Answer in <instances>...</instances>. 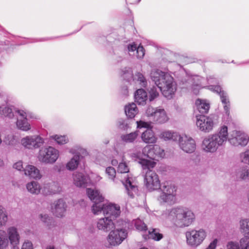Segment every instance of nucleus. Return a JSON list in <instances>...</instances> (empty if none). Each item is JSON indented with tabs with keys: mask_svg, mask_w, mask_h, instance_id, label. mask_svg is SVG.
I'll return each mask as SVG.
<instances>
[{
	"mask_svg": "<svg viewBox=\"0 0 249 249\" xmlns=\"http://www.w3.org/2000/svg\"><path fill=\"white\" fill-rule=\"evenodd\" d=\"M140 0H138V2H139Z\"/></svg>",
	"mask_w": 249,
	"mask_h": 249,
	"instance_id": "nucleus-62",
	"label": "nucleus"
},
{
	"mask_svg": "<svg viewBox=\"0 0 249 249\" xmlns=\"http://www.w3.org/2000/svg\"><path fill=\"white\" fill-rule=\"evenodd\" d=\"M159 89L156 86H153L149 90V99L150 101H152L156 99L159 96Z\"/></svg>",
	"mask_w": 249,
	"mask_h": 249,
	"instance_id": "nucleus-43",
	"label": "nucleus"
},
{
	"mask_svg": "<svg viewBox=\"0 0 249 249\" xmlns=\"http://www.w3.org/2000/svg\"><path fill=\"white\" fill-rule=\"evenodd\" d=\"M231 138H228L230 143L234 146H246L249 141L248 136L244 133L240 131H233Z\"/></svg>",
	"mask_w": 249,
	"mask_h": 249,
	"instance_id": "nucleus-22",
	"label": "nucleus"
},
{
	"mask_svg": "<svg viewBox=\"0 0 249 249\" xmlns=\"http://www.w3.org/2000/svg\"><path fill=\"white\" fill-rule=\"evenodd\" d=\"M128 154L133 160H139L138 162L141 165L143 169H152L155 167L156 164L154 161L142 159V157L143 156V149L141 152L140 149L137 147L130 150Z\"/></svg>",
	"mask_w": 249,
	"mask_h": 249,
	"instance_id": "nucleus-16",
	"label": "nucleus"
},
{
	"mask_svg": "<svg viewBox=\"0 0 249 249\" xmlns=\"http://www.w3.org/2000/svg\"><path fill=\"white\" fill-rule=\"evenodd\" d=\"M16 124L18 128L23 131H28L31 129V125L28 122L27 119H19L18 117Z\"/></svg>",
	"mask_w": 249,
	"mask_h": 249,
	"instance_id": "nucleus-40",
	"label": "nucleus"
},
{
	"mask_svg": "<svg viewBox=\"0 0 249 249\" xmlns=\"http://www.w3.org/2000/svg\"><path fill=\"white\" fill-rule=\"evenodd\" d=\"M39 217L41 219V220L44 222V223H45L46 224L47 226H49L52 221H53V219L49 217L47 214H40L39 215Z\"/></svg>",
	"mask_w": 249,
	"mask_h": 249,
	"instance_id": "nucleus-49",
	"label": "nucleus"
},
{
	"mask_svg": "<svg viewBox=\"0 0 249 249\" xmlns=\"http://www.w3.org/2000/svg\"><path fill=\"white\" fill-rule=\"evenodd\" d=\"M138 135V132L134 131L129 134L122 135L121 139L125 143H132L137 139Z\"/></svg>",
	"mask_w": 249,
	"mask_h": 249,
	"instance_id": "nucleus-39",
	"label": "nucleus"
},
{
	"mask_svg": "<svg viewBox=\"0 0 249 249\" xmlns=\"http://www.w3.org/2000/svg\"><path fill=\"white\" fill-rule=\"evenodd\" d=\"M44 142V139L39 135L26 136L20 140L21 145L25 149L30 150H34L40 148Z\"/></svg>",
	"mask_w": 249,
	"mask_h": 249,
	"instance_id": "nucleus-12",
	"label": "nucleus"
},
{
	"mask_svg": "<svg viewBox=\"0 0 249 249\" xmlns=\"http://www.w3.org/2000/svg\"><path fill=\"white\" fill-rule=\"evenodd\" d=\"M217 240H214L208 246L206 249H215L217 244Z\"/></svg>",
	"mask_w": 249,
	"mask_h": 249,
	"instance_id": "nucleus-55",
	"label": "nucleus"
},
{
	"mask_svg": "<svg viewBox=\"0 0 249 249\" xmlns=\"http://www.w3.org/2000/svg\"><path fill=\"white\" fill-rule=\"evenodd\" d=\"M59 157V151L51 146H46L40 149L38 159L45 164H53Z\"/></svg>",
	"mask_w": 249,
	"mask_h": 249,
	"instance_id": "nucleus-9",
	"label": "nucleus"
},
{
	"mask_svg": "<svg viewBox=\"0 0 249 249\" xmlns=\"http://www.w3.org/2000/svg\"><path fill=\"white\" fill-rule=\"evenodd\" d=\"M236 177L238 180L248 181L249 180V167L244 166L240 167L236 173Z\"/></svg>",
	"mask_w": 249,
	"mask_h": 249,
	"instance_id": "nucleus-31",
	"label": "nucleus"
},
{
	"mask_svg": "<svg viewBox=\"0 0 249 249\" xmlns=\"http://www.w3.org/2000/svg\"><path fill=\"white\" fill-rule=\"evenodd\" d=\"M150 77L164 96L169 99L172 97L177 90V84L169 73L154 69L150 73Z\"/></svg>",
	"mask_w": 249,
	"mask_h": 249,
	"instance_id": "nucleus-3",
	"label": "nucleus"
},
{
	"mask_svg": "<svg viewBox=\"0 0 249 249\" xmlns=\"http://www.w3.org/2000/svg\"><path fill=\"white\" fill-rule=\"evenodd\" d=\"M61 191V188L58 183L53 181L44 184L41 193L44 196H49L59 193Z\"/></svg>",
	"mask_w": 249,
	"mask_h": 249,
	"instance_id": "nucleus-24",
	"label": "nucleus"
},
{
	"mask_svg": "<svg viewBox=\"0 0 249 249\" xmlns=\"http://www.w3.org/2000/svg\"><path fill=\"white\" fill-rule=\"evenodd\" d=\"M196 108L200 113L207 114L210 109V104L206 100L197 99L196 101Z\"/></svg>",
	"mask_w": 249,
	"mask_h": 249,
	"instance_id": "nucleus-29",
	"label": "nucleus"
},
{
	"mask_svg": "<svg viewBox=\"0 0 249 249\" xmlns=\"http://www.w3.org/2000/svg\"><path fill=\"white\" fill-rule=\"evenodd\" d=\"M135 226L136 228L141 231H146L147 227L146 225L140 219H137L135 221Z\"/></svg>",
	"mask_w": 249,
	"mask_h": 249,
	"instance_id": "nucleus-48",
	"label": "nucleus"
},
{
	"mask_svg": "<svg viewBox=\"0 0 249 249\" xmlns=\"http://www.w3.org/2000/svg\"><path fill=\"white\" fill-rule=\"evenodd\" d=\"M8 220V216L5 209L0 206V227L5 225Z\"/></svg>",
	"mask_w": 249,
	"mask_h": 249,
	"instance_id": "nucleus-44",
	"label": "nucleus"
},
{
	"mask_svg": "<svg viewBox=\"0 0 249 249\" xmlns=\"http://www.w3.org/2000/svg\"><path fill=\"white\" fill-rule=\"evenodd\" d=\"M80 162V156L75 155L66 164V168L69 171L76 169Z\"/></svg>",
	"mask_w": 249,
	"mask_h": 249,
	"instance_id": "nucleus-35",
	"label": "nucleus"
},
{
	"mask_svg": "<svg viewBox=\"0 0 249 249\" xmlns=\"http://www.w3.org/2000/svg\"><path fill=\"white\" fill-rule=\"evenodd\" d=\"M142 236L145 239H152L156 241H159L162 238V235L156 229H153L152 231L149 230L148 234H143Z\"/></svg>",
	"mask_w": 249,
	"mask_h": 249,
	"instance_id": "nucleus-38",
	"label": "nucleus"
},
{
	"mask_svg": "<svg viewBox=\"0 0 249 249\" xmlns=\"http://www.w3.org/2000/svg\"><path fill=\"white\" fill-rule=\"evenodd\" d=\"M160 136V138L164 139L165 141L172 140L176 141L178 140L180 135L177 132L167 130L162 132Z\"/></svg>",
	"mask_w": 249,
	"mask_h": 249,
	"instance_id": "nucleus-33",
	"label": "nucleus"
},
{
	"mask_svg": "<svg viewBox=\"0 0 249 249\" xmlns=\"http://www.w3.org/2000/svg\"><path fill=\"white\" fill-rule=\"evenodd\" d=\"M125 222L123 220L115 221V219L110 218L108 216L99 219L97 222V228L99 230L108 232L116 227L124 225Z\"/></svg>",
	"mask_w": 249,
	"mask_h": 249,
	"instance_id": "nucleus-14",
	"label": "nucleus"
},
{
	"mask_svg": "<svg viewBox=\"0 0 249 249\" xmlns=\"http://www.w3.org/2000/svg\"><path fill=\"white\" fill-rule=\"evenodd\" d=\"M127 50L129 53H134L136 51V56L138 59H142L144 54L145 51L142 46L139 45L138 47L134 43L129 44L127 45Z\"/></svg>",
	"mask_w": 249,
	"mask_h": 249,
	"instance_id": "nucleus-30",
	"label": "nucleus"
},
{
	"mask_svg": "<svg viewBox=\"0 0 249 249\" xmlns=\"http://www.w3.org/2000/svg\"><path fill=\"white\" fill-rule=\"evenodd\" d=\"M146 113L148 117L153 118V121L159 124H163L168 120L165 111L162 108L149 107L146 111Z\"/></svg>",
	"mask_w": 249,
	"mask_h": 249,
	"instance_id": "nucleus-19",
	"label": "nucleus"
},
{
	"mask_svg": "<svg viewBox=\"0 0 249 249\" xmlns=\"http://www.w3.org/2000/svg\"><path fill=\"white\" fill-rule=\"evenodd\" d=\"M66 208V204L62 199H58L53 203V213L57 217L63 216Z\"/></svg>",
	"mask_w": 249,
	"mask_h": 249,
	"instance_id": "nucleus-28",
	"label": "nucleus"
},
{
	"mask_svg": "<svg viewBox=\"0 0 249 249\" xmlns=\"http://www.w3.org/2000/svg\"><path fill=\"white\" fill-rule=\"evenodd\" d=\"M240 229L245 236L240 241L241 248L249 249V219H243L240 221Z\"/></svg>",
	"mask_w": 249,
	"mask_h": 249,
	"instance_id": "nucleus-21",
	"label": "nucleus"
},
{
	"mask_svg": "<svg viewBox=\"0 0 249 249\" xmlns=\"http://www.w3.org/2000/svg\"><path fill=\"white\" fill-rule=\"evenodd\" d=\"M9 245V240L6 232L0 230V249H6Z\"/></svg>",
	"mask_w": 249,
	"mask_h": 249,
	"instance_id": "nucleus-41",
	"label": "nucleus"
},
{
	"mask_svg": "<svg viewBox=\"0 0 249 249\" xmlns=\"http://www.w3.org/2000/svg\"><path fill=\"white\" fill-rule=\"evenodd\" d=\"M92 212L96 215H99L103 213L105 216H108L110 218L115 219V221H120L117 219L119 216L121 211L120 206L112 203H106L104 202L99 205L92 206Z\"/></svg>",
	"mask_w": 249,
	"mask_h": 249,
	"instance_id": "nucleus-6",
	"label": "nucleus"
},
{
	"mask_svg": "<svg viewBox=\"0 0 249 249\" xmlns=\"http://www.w3.org/2000/svg\"><path fill=\"white\" fill-rule=\"evenodd\" d=\"M129 168L126 163L121 162L118 167V172L124 175V178L120 177L122 183L125 186L128 195L131 197H134V194H136L138 187L134 178L129 173Z\"/></svg>",
	"mask_w": 249,
	"mask_h": 249,
	"instance_id": "nucleus-5",
	"label": "nucleus"
},
{
	"mask_svg": "<svg viewBox=\"0 0 249 249\" xmlns=\"http://www.w3.org/2000/svg\"><path fill=\"white\" fill-rule=\"evenodd\" d=\"M27 117H28L29 119H36L37 118L36 115L33 112H30L28 110H27Z\"/></svg>",
	"mask_w": 249,
	"mask_h": 249,
	"instance_id": "nucleus-56",
	"label": "nucleus"
},
{
	"mask_svg": "<svg viewBox=\"0 0 249 249\" xmlns=\"http://www.w3.org/2000/svg\"><path fill=\"white\" fill-rule=\"evenodd\" d=\"M21 249H33L32 243L29 240L25 241L22 244Z\"/></svg>",
	"mask_w": 249,
	"mask_h": 249,
	"instance_id": "nucleus-52",
	"label": "nucleus"
},
{
	"mask_svg": "<svg viewBox=\"0 0 249 249\" xmlns=\"http://www.w3.org/2000/svg\"><path fill=\"white\" fill-rule=\"evenodd\" d=\"M206 236L207 232L202 228L190 229L185 232L186 243L193 248L197 247L201 244Z\"/></svg>",
	"mask_w": 249,
	"mask_h": 249,
	"instance_id": "nucleus-7",
	"label": "nucleus"
},
{
	"mask_svg": "<svg viewBox=\"0 0 249 249\" xmlns=\"http://www.w3.org/2000/svg\"><path fill=\"white\" fill-rule=\"evenodd\" d=\"M228 136V127L222 125L217 132L204 138L201 144L202 149L207 153H214L219 147L225 145Z\"/></svg>",
	"mask_w": 249,
	"mask_h": 249,
	"instance_id": "nucleus-4",
	"label": "nucleus"
},
{
	"mask_svg": "<svg viewBox=\"0 0 249 249\" xmlns=\"http://www.w3.org/2000/svg\"><path fill=\"white\" fill-rule=\"evenodd\" d=\"M72 177L74 184L79 187H85L89 180L88 176L81 172H74Z\"/></svg>",
	"mask_w": 249,
	"mask_h": 249,
	"instance_id": "nucleus-25",
	"label": "nucleus"
},
{
	"mask_svg": "<svg viewBox=\"0 0 249 249\" xmlns=\"http://www.w3.org/2000/svg\"><path fill=\"white\" fill-rule=\"evenodd\" d=\"M87 194L89 198L94 203L92 206L103 203L104 198L98 190L88 188L87 189Z\"/></svg>",
	"mask_w": 249,
	"mask_h": 249,
	"instance_id": "nucleus-26",
	"label": "nucleus"
},
{
	"mask_svg": "<svg viewBox=\"0 0 249 249\" xmlns=\"http://www.w3.org/2000/svg\"><path fill=\"white\" fill-rule=\"evenodd\" d=\"M227 247V249H240L238 244L233 242H229Z\"/></svg>",
	"mask_w": 249,
	"mask_h": 249,
	"instance_id": "nucleus-53",
	"label": "nucleus"
},
{
	"mask_svg": "<svg viewBox=\"0 0 249 249\" xmlns=\"http://www.w3.org/2000/svg\"><path fill=\"white\" fill-rule=\"evenodd\" d=\"M144 170H147L144 178V183L146 188L150 191L160 189L161 185L158 175L151 169Z\"/></svg>",
	"mask_w": 249,
	"mask_h": 249,
	"instance_id": "nucleus-15",
	"label": "nucleus"
},
{
	"mask_svg": "<svg viewBox=\"0 0 249 249\" xmlns=\"http://www.w3.org/2000/svg\"><path fill=\"white\" fill-rule=\"evenodd\" d=\"M6 233L9 243L13 247V249L15 248H18L17 246L19 243L20 237L18 229L14 226L10 227L7 229Z\"/></svg>",
	"mask_w": 249,
	"mask_h": 249,
	"instance_id": "nucleus-23",
	"label": "nucleus"
},
{
	"mask_svg": "<svg viewBox=\"0 0 249 249\" xmlns=\"http://www.w3.org/2000/svg\"><path fill=\"white\" fill-rule=\"evenodd\" d=\"M124 225L114 228L109 233L107 240L110 245L115 246L120 245L127 237L126 231L124 229Z\"/></svg>",
	"mask_w": 249,
	"mask_h": 249,
	"instance_id": "nucleus-13",
	"label": "nucleus"
},
{
	"mask_svg": "<svg viewBox=\"0 0 249 249\" xmlns=\"http://www.w3.org/2000/svg\"><path fill=\"white\" fill-rule=\"evenodd\" d=\"M13 168L20 171H22L24 168L23 167V163L21 161H18L13 165Z\"/></svg>",
	"mask_w": 249,
	"mask_h": 249,
	"instance_id": "nucleus-54",
	"label": "nucleus"
},
{
	"mask_svg": "<svg viewBox=\"0 0 249 249\" xmlns=\"http://www.w3.org/2000/svg\"><path fill=\"white\" fill-rule=\"evenodd\" d=\"M46 249H54L53 247L52 246H49Z\"/></svg>",
	"mask_w": 249,
	"mask_h": 249,
	"instance_id": "nucleus-59",
	"label": "nucleus"
},
{
	"mask_svg": "<svg viewBox=\"0 0 249 249\" xmlns=\"http://www.w3.org/2000/svg\"><path fill=\"white\" fill-rule=\"evenodd\" d=\"M25 175L30 178L39 179L42 176L40 173L39 170L35 166L32 165H28L23 170Z\"/></svg>",
	"mask_w": 249,
	"mask_h": 249,
	"instance_id": "nucleus-27",
	"label": "nucleus"
},
{
	"mask_svg": "<svg viewBox=\"0 0 249 249\" xmlns=\"http://www.w3.org/2000/svg\"><path fill=\"white\" fill-rule=\"evenodd\" d=\"M205 79L198 75H193L189 76L187 81L185 83L182 81L183 84L186 85V88L190 86L196 94L198 93L199 90L201 88H205L204 82ZM208 83L210 85L206 87L210 90L215 92L218 93L220 97L221 101L224 105V108L226 113L229 111L230 108V101L228 94L221 89V88L219 86H215L214 84L217 83V79L213 77L210 76L208 78Z\"/></svg>",
	"mask_w": 249,
	"mask_h": 249,
	"instance_id": "nucleus-1",
	"label": "nucleus"
},
{
	"mask_svg": "<svg viewBox=\"0 0 249 249\" xmlns=\"http://www.w3.org/2000/svg\"><path fill=\"white\" fill-rule=\"evenodd\" d=\"M14 249H19L18 248H15Z\"/></svg>",
	"mask_w": 249,
	"mask_h": 249,
	"instance_id": "nucleus-61",
	"label": "nucleus"
},
{
	"mask_svg": "<svg viewBox=\"0 0 249 249\" xmlns=\"http://www.w3.org/2000/svg\"><path fill=\"white\" fill-rule=\"evenodd\" d=\"M119 127L124 130L126 129L127 128V124L125 123V121H122V123L120 122Z\"/></svg>",
	"mask_w": 249,
	"mask_h": 249,
	"instance_id": "nucleus-57",
	"label": "nucleus"
},
{
	"mask_svg": "<svg viewBox=\"0 0 249 249\" xmlns=\"http://www.w3.org/2000/svg\"><path fill=\"white\" fill-rule=\"evenodd\" d=\"M51 138L54 140L58 144H64L69 142L68 138L65 135H53L51 136Z\"/></svg>",
	"mask_w": 249,
	"mask_h": 249,
	"instance_id": "nucleus-45",
	"label": "nucleus"
},
{
	"mask_svg": "<svg viewBox=\"0 0 249 249\" xmlns=\"http://www.w3.org/2000/svg\"><path fill=\"white\" fill-rule=\"evenodd\" d=\"M143 156L152 160L162 158L165 156L164 150L159 145H147L143 148Z\"/></svg>",
	"mask_w": 249,
	"mask_h": 249,
	"instance_id": "nucleus-18",
	"label": "nucleus"
},
{
	"mask_svg": "<svg viewBox=\"0 0 249 249\" xmlns=\"http://www.w3.org/2000/svg\"><path fill=\"white\" fill-rule=\"evenodd\" d=\"M4 142L6 144L12 146H16L19 143L18 138L11 134L5 136Z\"/></svg>",
	"mask_w": 249,
	"mask_h": 249,
	"instance_id": "nucleus-42",
	"label": "nucleus"
},
{
	"mask_svg": "<svg viewBox=\"0 0 249 249\" xmlns=\"http://www.w3.org/2000/svg\"><path fill=\"white\" fill-rule=\"evenodd\" d=\"M125 113L129 118H133L138 112L136 105L132 103L125 106L124 108Z\"/></svg>",
	"mask_w": 249,
	"mask_h": 249,
	"instance_id": "nucleus-36",
	"label": "nucleus"
},
{
	"mask_svg": "<svg viewBox=\"0 0 249 249\" xmlns=\"http://www.w3.org/2000/svg\"><path fill=\"white\" fill-rule=\"evenodd\" d=\"M137 123L138 128H147L141 134V137L142 142L147 144L155 143L157 142V138L152 128H150V124L148 123L143 121L137 122Z\"/></svg>",
	"mask_w": 249,
	"mask_h": 249,
	"instance_id": "nucleus-17",
	"label": "nucleus"
},
{
	"mask_svg": "<svg viewBox=\"0 0 249 249\" xmlns=\"http://www.w3.org/2000/svg\"><path fill=\"white\" fill-rule=\"evenodd\" d=\"M53 168L55 171L60 173L65 170L66 166H65L63 163H59L55 164Z\"/></svg>",
	"mask_w": 249,
	"mask_h": 249,
	"instance_id": "nucleus-51",
	"label": "nucleus"
},
{
	"mask_svg": "<svg viewBox=\"0 0 249 249\" xmlns=\"http://www.w3.org/2000/svg\"><path fill=\"white\" fill-rule=\"evenodd\" d=\"M162 193L159 197V200L170 204H174L176 201V188L168 182L162 183L160 188Z\"/></svg>",
	"mask_w": 249,
	"mask_h": 249,
	"instance_id": "nucleus-11",
	"label": "nucleus"
},
{
	"mask_svg": "<svg viewBox=\"0 0 249 249\" xmlns=\"http://www.w3.org/2000/svg\"><path fill=\"white\" fill-rule=\"evenodd\" d=\"M196 118L197 128L205 133L212 131L214 126L218 124V117L215 115L211 114L208 116L196 115Z\"/></svg>",
	"mask_w": 249,
	"mask_h": 249,
	"instance_id": "nucleus-8",
	"label": "nucleus"
},
{
	"mask_svg": "<svg viewBox=\"0 0 249 249\" xmlns=\"http://www.w3.org/2000/svg\"><path fill=\"white\" fill-rule=\"evenodd\" d=\"M111 164L113 165H116L118 164V161L116 160H112L111 161Z\"/></svg>",
	"mask_w": 249,
	"mask_h": 249,
	"instance_id": "nucleus-58",
	"label": "nucleus"
},
{
	"mask_svg": "<svg viewBox=\"0 0 249 249\" xmlns=\"http://www.w3.org/2000/svg\"><path fill=\"white\" fill-rule=\"evenodd\" d=\"M135 101L139 105H143L147 99L146 92L143 89H138L134 95Z\"/></svg>",
	"mask_w": 249,
	"mask_h": 249,
	"instance_id": "nucleus-32",
	"label": "nucleus"
},
{
	"mask_svg": "<svg viewBox=\"0 0 249 249\" xmlns=\"http://www.w3.org/2000/svg\"><path fill=\"white\" fill-rule=\"evenodd\" d=\"M0 116L13 118L14 116L13 109L7 105L0 106Z\"/></svg>",
	"mask_w": 249,
	"mask_h": 249,
	"instance_id": "nucleus-37",
	"label": "nucleus"
},
{
	"mask_svg": "<svg viewBox=\"0 0 249 249\" xmlns=\"http://www.w3.org/2000/svg\"><path fill=\"white\" fill-rule=\"evenodd\" d=\"M70 153H72V154H73V153H73V151H72V149H71V150H70Z\"/></svg>",
	"mask_w": 249,
	"mask_h": 249,
	"instance_id": "nucleus-60",
	"label": "nucleus"
},
{
	"mask_svg": "<svg viewBox=\"0 0 249 249\" xmlns=\"http://www.w3.org/2000/svg\"><path fill=\"white\" fill-rule=\"evenodd\" d=\"M178 143L180 148L187 153H193L196 149L195 141L187 135L179 136Z\"/></svg>",
	"mask_w": 249,
	"mask_h": 249,
	"instance_id": "nucleus-20",
	"label": "nucleus"
},
{
	"mask_svg": "<svg viewBox=\"0 0 249 249\" xmlns=\"http://www.w3.org/2000/svg\"><path fill=\"white\" fill-rule=\"evenodd\" d=\"M240 158L242 163L249 165V149L241 153L240 155Z\"/></svg>",
	"mask_w": 249,
	"mask_h": 249,
	"instance_id": "nucleus-46",
	"label": "nucleus"
},
{
	"mask_svg": "<svg viewBox=\"0 0 249 249\" xmlns=\"http://www.w3.org/2000/svg\"><path fill=\"white\" fill-rule=\"evenodd\" d=\"M106 172L108 176V178L114 181V178H115L116 174L115 169L112 167H108L106 168Z\"/></svg>",
	"mask_w": 249,
	"mask_h": 249,
	"instance_id": "nucleus-50",
	"label": "nucleus"
},
{
	"mask_svg": "<svg viewBox=\"0 0 249 249\" xmlns=\"http://www.w3.org/2000/svg\"><path fill=\"white\" fill-rule=\"evenodd\" d=\"M123 78L130 84H139L142 87H145L147 82L143 74L140 71H137L134 74L130 68H124L122 71Z\"/></svg>",
	"mask_w": 249,
	"mask_h": 249,
	"instance_id": "nucleus-10",
	"label": "nucleus"
},
{
	"mask_svg": "<svg viewBox=\"0 0 249 249\" xmlns=\"http://www.w3.org/2000/svg\"><path fill=\"white\" fill-rule=\"evenodd\" d=\"M14 114L18 115L19 117H20L19 119H27V110L19 109L18 108H15L14 110Z\"/></svg>",
	"mask_w": 249,
	"mask_h": 249,
	"instance_id": "nucleus-47",
	"label": "nucleus"
},
{
	"mask_svg": "<svg viewBox=\"0 0 249 249\" xmlns=\"http://www.w3.org/2000/svg\"><path fill=\"white\" fill-rule=\"evenodd\" d=\"M161 218L166 222H171L178 227L184 228L193 223L195 219V215L188 208L177 207L166 210L162 214Z\"/></svg>",
	"mask_w": 249,
	"mask_h": 249,
	"instance_id": "nucleus-2",
	"label": "nucleus"
},
{
	"mask_svg": "<svg viewBox=\"0 0 249 249\" xmlns=\"http://www.w3.org/2000/svg\"><path fill=\"white\" fill-rule=\"evenodd\" d=\"M26 188L29 192L34 195H38L41 192L42 188L40 184L35 181H32L26 184Z\"/></svg>",
	"mask_w": 249,
	"mask_h": 249,
	"instance_id": "nucleus-34",
	"label": "nucleus"
}]
</instances>
